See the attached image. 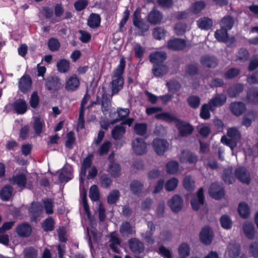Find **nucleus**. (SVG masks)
Returning a JSON list of instances; mask_svg holds the SVG:
<instances>
[{"mask_svg":"<svg viewBox=\"0 0 258 258\" xmlns=\"http://www.w3.org/2000/svg\"><path fill=\"white\" fill-rule=\"evenodd\" d=\"M80 80L76 75H73L68 78L65 83V89L69 92L76 91L80 86Z\"/></svg>","mask_w":258,"mask_h":258,"instance_id":"10","label":"nucleus"},{"mask_svg":"<svg viewBox=\"0 0 258 258\" xmlns=\"http://www.w3.org/2000/svg\"><path fill=\"white\" fill-rule=\"evenodd\" d=\"M168 203L172 211L175 213H178L182 209L183 201L178 195L174 196Z\"/></svg>","mask_w":258,"mask_h":258,"instance_id":"15","label":"nucleus"},{"mask_svg":"<svg viewBox=\"0 0 258 258\" xmlns=\"http://www.w3.org/2000/svg\"><path fill=\"white\" fill-rule=\"evenodd\" d=\"M108 172L112 176L116 177L119 176L121 174V168L119 165L115 162H111L108 165Z\"/></svg>","mask_w":258,"mask_h":258,"instance_id":"34","label":"nucleus"},{"mask_svg":"<svg viewBox=\"0 0 258 258\" xmlns=\"http://www.w3.org/2000/svg\"><path fill=\"white\" fill-rule=\"evenodd\" d=\"M125 66V61L123 58H122L118 66L113 71L111 81V96L117 94L123 88V79L122 75L124 72Z\"/></svg>","mask_w":258,"mask_h":258,"instance_id":"1","label":"nucleus"},{"mask_svg":"<svg viewBox=\"0 0 258 258\" xmlns=\"http://www.w3.org/2000/svg\"><path fill=\"white\" fill-rule=\"evenodd\" d=\"M28 211L31 220L37 222V218L43 214V208L40 203L33 202Z\"/></svg>","mask_w":258,"mask_h":258,"instance_id":"5","label":"nucleus"},{"mask_svg":"<svg viewBox=\"0 0 258 258\" xmlns=\"http://www.w3.org/2000/svg\"><path fill=\"white\" fill-rule=\"evenodd\" d=\"M110 247L115 252L118 253L119 250L116 247V245H119L120 240L117 235L115 233H112L110 234Z\"/></svg>","mask_w":258,"mask_h":258,"instance_id":"43","label":"nucleus"},{"mask_svg":"<svg viewBox=\"0 0 258 258\" xmlns=\"http://www.w3.org/2000/svg\"><path fill=\"white\" fill-rule=\"evenodd\" d=\"M112 144L111 143L108 141H105L101 144L98 150V152L100 156L104 155L107 154Z\"/></svg>","mask_w":258,"mask_h":258,"instance_id":"55","label":"nucleus"},{"mask_svg":"<svg viewBox=\"0 0 258 258\" xmlns=\"http://www.w3.org/2000/svg\"><path fill=\"white\" fill-rule=\"evenodd\" d=\"M125 133V128L122 124L116 125L111 131V136L115 140H120Z\"/></svg>","mask_w":258,"mask_h":258,"instance_id":"28","label":"nucleus"},{"mask_svg":"<svg viewBox=\"0 0 258 258\" xmlns=\"http://www.w3.org/2000/svg\"><path fill=\"white\" fill-rule=\"evenodd\" d=\"M227 30L222 28L217 30L215 33V38L219 41L227 42L228 39Z\"/></svg>","mask_w":258,"mask_h":258,"instance_id":"42","label":"nucleus"},{"mask_svg":"<svg viewBox=\"0 0 258 258\" xmlns=\"http://www.w3.org/2000/svg\"><path fill=\"white\" fill-rule=\"evenodd\" d=\"M13 187L10 185H7L1 190L0 196L2 200L8 201L12 195Z\"/></svg>","mask_w":258,"mask_h":258,"instance_id":"40","label":"nucleus"},{"mask_svg":"<svg viewBox=\"0 0 258 258\" xmlns=\"http://www.w3.org/2000/svg\"><path fill=\"white\" fill-rule=\"evenodd\" d=\"M209 193L211 196L216 200H219L224 197V190L221 184L214 183L210 186Z\"/></svg>","mask_w":258,"mask_h":258,"instance_id":"9","label":"nucleus"},{"mask_svg":"<svg viewBox=\"0 0 258 258\" xmlns=\"http://www.w3.org/2000/svg\"><path fill=\"white\" fill-rule=\"evenodd\" d=\"M56 67L58 72L60 73H67L70 70V62L66 59H60L57 61Z\"/></svg>","mask_w":258,"mask_h":258,"instance_id":"38","label":"nucleus"},{"mask_svg":"<svg viewBox=\"0 0 258 258\" xmlns=\"http://www.w3.org/2000/svg\"><path fill=\"white\" fill-rule=\"evenodd\" d=\"M133 23L134 25L142 30L146 31L148 30L149 27L139 18L136 14H134L133 18Z\"/></svg>","mask_w":258,"mask_h":258,"instance_id":"58","label":"nucleus"},{"mask_svg":"<svg viewBox=\"0 0 258 258\" xmlns=\"http://www.w3.org/2000/svg\"><path fill=\"white\" fill-rule=\"evenodd\" d=\"M45 85L51 93H54L61 88V80L56 76H49L46 79Z\"/></svg>","mask_w":258,"mask_h":258,"instance_id":"3","label":"nucleus"},{"mask_svg":"<svg viewBox=\"0 0 258 258\" xmlns=\"http://www.w3.org/2000/svg\"><path fill=\"white\" fill-rule=\"evenodd\" d=\"M243 229L246 236L249 239H252L254 235L253 225L249 222H245L244 223Z\"/></svg>","mask_w":258,"mask_h":258,"instance_id":"37","label":"nucleus"},{"mask_svg":"<svg viewBox=\"0 0 258 258\" xmlns=\"http://www.w3.org/2000/svg\"><path fill=\"white\" fill-rule=\"evenodd\" d=\"M190 203L192 209L195 211L198 210L204 204V197L203 188H201L199 190L197 196L191 200Z\"/></svg>","mask_w":258,"mask_h":258,"instance_id":"18","label":"nucleus"},{"mask_svg":"<svg viewBox=\"0 0 258 258\" xmlns=\"http://www.w3.org/2000/svg\"><path fill=\"white\" fill-rule=\"evenodd\" d=\"M130 189L135 195L141 192L143 188V184L138 180H133L130 184Z\"/></svg>","mask_w":258,"mask_h":258,"instance_id":"45","label":"nucleus"},{"mask_svg":"<svg viewBox=\"0 0 258 258\" xmlns=\"http://www.w3.org/2000/svg\"><path fill=\"white\" fill-rule=\"evenodd\" d=\"M204 2L198 1L192 4L190 7V11L194 14H197L202 11L205 7Z\"/></svg>","mask_w":258,"mask_h":258,"instance_id":"46","label":"nucleus"},{"mask_svg":"<svg viewBox=\"0 0 258 258\" xmlns=\"http://www.w3.org/2000/svg\"><path fill=\"white\" fill-rule=\"evenodd\" d=\"M243 90V86L242 84H236L228 90L227 93L230 97H234L239 94Z\"/></svg>","mask_w":258,"mask_h":258,"instance_id":"39","label":"nucleus"},{"mask_svg":"<svg viewBox=\"0 0 258 258\" xmlns=\"http://www.w3.org/2000/svg\"><path fill=\"white\" fill-rule=\"evenodd\" d=\"M128 246L135 254L141 253L145 249L143 243L136 238H133L128 241Z\"/></svg>","mask_w":258,"mask_h":258,"instance_id":"13","label":"nucleus"},{"mask_svg":"<svg viewBox=\"0 0 258 258\" xmlns=\"http://www.w3.org/2000/svg\"><path fill=\"white\" fill-rule=\"evenodd\" d=\"M227 136H223L221 139V142L228 146L231 150L236 147L237 142L241 139V134L239 131L234 127L227 129Z\"/></svg>","mask_w":258,"mask_h":258,"instance_id":"2","label":"nucleus"},{"mask_svg":"<svg viewBox=\"0 0 258 258\" xmlns=\"http://www.w3.org/2000/svg\"><path fill=\"white\" fill-rule=\"evenodd\" d=\"M249 53L248 51L243 48H240L236 54V61L244 62L248 59Z\"/></svg>","mask_w":258,"mask_h":258,"instance_id":"48","label":"nucleus"},{"mask_svg":"<svg viewBox=\"0 0 258 258\" xmlns=\"http://www.w3.org/2000/svg\"><path fill=\"white\" fill-rule=\"evenodd\" d=\"M31 79L28 76H23L20 80L19 87L23 92L28 91L31 87Z\"/></svg>","mask_w":258,"mask_h":258,"instance_id":"25","label":"nucleus"},{"mask_svg":"<svg viewBox=\"0 0 258 258\" xmlns=\"http://www.w3.org/2000/svg\"><path fill=\"white\" fill-rule=\"evenodd\" d=\"M72 172L71 169L67 168L62 169L59 175V180L61 182H66L72 179Z\"/></svg>","mask_w":258,"mask_h":258,"instance_id":"41","label":"nucleus"},{"mask_svg":"<svg viewBox=\"0 0 258 258\" xmlns=\"http://www.w3.org/2000/svg\"><path fill=\"white\" fill-rule=\"evenodd\" d=\"M179 159L181 163L195 164L198 162V156L188 150H183L179 155Z\"/></svg>","mask_w":258,"mask_h":258,"instance_id":"6","label":"nucleus"},{"mask_svg":"<svg viewBox=\"0 0 258 258\" xmlns=\"http://www.w3.org/2000/svg\"><path fill=\"white\" fill-rule=\"evenodd\" d=\"M227 96L224 94H216L209 101L210 109L214 111L217 107L223 106L226 102Z\"/></svg>","mask_w":258,"mask_h":258,"instance_id":"4","label":"nucleus"},{"mask_svg":"<svg viewBox=\"0 0 258 258\" xmlns=\"http://www.w3.org/2000/svg\"><path fill=\"white\" fill-rule=\"evenodd\" d=\"M119 192L118 190H113L108 196L107 201L109 204H115L119 197Z\"/></svg>","mask_w":258,"mask_h":258,"instance_id":"64","label":"nucleus"},{"mask_svg":"<svg viewBox=\"0 0 258 258\" xmlns=\"http://www.w3.org/2000/svg\"><path fill=\"white\" fill-rule=\"evenodd\" d=\"M111 106L110 99L106 93H104L102 96L101 108L102 111L104 114L109 110Z\"/></svg>","mask_w":258,"mask_h":258,"instance_id":"33","label":"nucleus"},{"mask_svg":"<svg viewBox=\"0 0 258 258\" xmlns=\"http://www.w3.org/2000/svg\"><path fill=\"white\" fill-rule=\"evenodd\" d=\"M197 24L201 29L208 30L212 27L213 21L212 19L209 18L203 17L197 21Z\"/></svg>","mask_w":258,"mask_h":258,"instance_id":"32","label":"nucleus"},{"mask_svg":"<svg viewBox=\"0 0 258 258\" xmlns=\"http://www.w3.org/2000/svg\"><path fill=\"white\" fill-rule=\"evenodd\" d=\"M238 212L240 216L244 218L248 217L250 214V211L248 205L243 203L239 204Z\"/></svg>","mask_w":258,"mask_h":258,"instance_id":"53","label":"nucleus"},{"mask_svg":"<svg viewBox=\"0 0 258 258\" xmlns=\"http://www.w3.org/2000/svg\"><path fill=\"white\" fill-rule=\"evenodd\" d=\"M147 125L145 123H136L134 130L136 134L143 136L146 133Z\"/></svg>","mask_w":258,"mask_h":258,"instance_id":"57","label":"nucleus"},{"mask_svg":"<svg viewBox=\"0 0 258 258\" xmlns=\"http://www.w3.org/2000/svg\"><path fill=\"white\" fill-rule=\"evenodd\" d=\"M177 121L176 126L181 136H186L192 133L194 128L191 125L181 120H177Z\"/></svg>","mask_w":258,"mask_h":258,"instance_id":"17","label":"nucleus"},{"mask_svg":"<svg viewBox=\"0 0 258 258\" xmlns=\"http://www.w3.org/2000/svg\"><path fill=\"white\" fill-rule=\"evenodd\" d=\"M220 223L222 227L226 229H229L232 227V221L227 215H223L220 218Z\"/></svg>","mask_w":258,"mask_h":258,"instance_id":"61","label":"nucleus"},{"mask_svg":"<svg viewBox=\"0 0 258 258\" xmlns=\"http://www.w3.org/2000/svg\"><path fill=\"white\" fill-rule=\"evenodd\" d=\"M55 222L51 217L46 218L42 223V227L45 231H52L54 228Z\"/></svg>","mask_w":258,"mask_h":258,"instance_id":"50","label":"nucleus"},{"mask_svg":"<svg viewBox=\"0 0 258 258\" xmlns=\"http://www.w3.org/2000/svg\"><path fill=\"white\" fill-rule=\"evenodd\" d=\"M9 181L13 184H17L19 187L23 189L26 186L27 178L25 174L21 173L13 175L9 179Z\"/></svg>","mask_w":258,"mask_h":258,"instance_id":"19","label":"nucleus"},{"mask_svg":"<svg viewBox=\"0 0 258 258\" xmlns=\"http://www.w3.org/2000/svg\"><path fill=\"white\" fill-rule=\"evenodd\" d=\"M230 108L233 114L239 116L245 111V106L241 102H232L230 105Z\"/></svg>","mask_w":258,"mask_h":258,"instance_id":"27","label":"nucleus"},{"mask_svg":"<svg viewBox=\"0 0 258 258\" xmlns=\"http://www.w3.org/2000/svg\"><path fill=\"white\" fill-rule=\"evenodd\" d=\"M155 117L156 118L168 122H172L175 120H177L175 115H174L173 114L167 112H162L161 113L157 114L155 115Z\"/></svg>","mask_w":258,"mask_h":258,"instance_id":"44","label":"nucleus"},{"mask_svg":"<svg viewBox=\"0 0 258 258\" xmlns=\"http://www.w3.org/2000/svg\"><path fill=\"white\" fill-rule=\"evenodd\" d=\"M163 18V16L161 12L153 9L148 14L147 20L152 25H157L161 23Z\"/></svg>","mask_w":258,"mask_h":258,"instance_id":"16","label":"nucleus"},{"mask_svg":"<svg viewBox=\"0 0 258 258\" xmlns=\"http://www.w3.org/2000/svg\"><path fill=\"white\" fill-rule=\"evenodd\" d=\"M15 111L20 114L25 113L27 110V105L26 101L22 99L16 100L13 104Z\"/></svg>","mask_w":258,"mask_h":258,"instance_id":"26","label":"nucleus"},{"mask_svg":"<svg viewBox=\"0 0 258 258\" xmlns=\"http://www.w3.org/2000/svg\"><path fill=\"white\" fill-rule=\"evenodd\" d=\"M247 99L250 102L257 103L258 102V90L254 88L251 89L248 93Z\"/></svg>","mask_w":258,"mask_h":258,"instance_id":"62","label":"nucleus"},{"mask_svg":"<svg viewBox=\"0 0 258 258\" xmlns=\"http://www.w3.org/2000/svg\"><path fill=\"white\" fill-rule=\"evenodd\" d=\"M42 205L43 206V210H45V212L47 215L52 214L54 212V203L51 199H44L42 200Z\"/></svg>","mask_w":258,"mask_h":258,"instance_id":"31","label":"nucleus"},{"mask_svg":"<svg viewBox=\"0 0 258 258\" xmlns=\"http://www.w3.org/2000/svg\"><path fill=\"white\" fill-rule=\"evenodd\" d=\"M129 113L130 111L127 108H118L116 112L110 113V117L112 119L111 123L113 124L122 120L128 116Z\"/></svg>","mask_w":258,"mask_h":258,"instance_id":"11","label":"nucleus"},{"mask_svg":"<svg viewBox=\"0 0 258 258\" xmlns=\"http://www.w3.org/2000/svg\"><path fill=\"white\" fill-rule=\"evenodd\" d=\"M235 175L242 182L248 184L250 182V175L246 170L242 167L238 168L235 170Z\"/></svg>","mask_w":258,"mask_h":258,"instance_id":"21","label":"nucleus"},{"mask_svg":"<svg viewBox=\"0 0 258 258\" xmlns=\"http://www.w3.org/2000/svg\"><path fill=\"white\" fill-rule=\"evenodd\" d=\"M186 28L187 25L185 23L180 22L175 25L174 29L177 35H182L185 32Z\"/></svg>","mask_w":258,"mask_h":258,"instance_id":"63","label":"nucleus"},{"mask_svg":"<svg viewBox=\"0 0 258 258\" xmlns=\"http://www.w3.org/2000/svg\"><path fill=\"white\" fill-rule=\"evenodd\" d=\"M17 234L21 237H28L32 231L31 227L30 225L26 223H24L18 225L16 229Z\"/></svg>","mask_w":258,"mask_h":258,"instance_id":"22","label":"nucleus"},{"mask_svg":"<svg viewBox=\"0 0 258 258\" xmlns=\"http://www.w3.org/2000/svg\"><path fill=\"white\" fill-rule=\"evenodd\" d=\"M201 64L204 67L212 68L216 67L218 64V59L213 55H206L201 57Z\"/></svg>","mask_w":258,"mask_h":258,"instance_id":"14","label":"nucleus"},{"mask_svg":"<svg viewBox=\"0 0 258 258\" xmlns=\"http://www.w3.org/2000/svg\"><path fill=\"white\" fill-rule=\"evenodd\" d=\"M210 105L209 103L202 105L200 112L201 117L204 119H208L210 117Z\"/></svg>","mask_w":258,"mask_h":258,"instance_id":"60","label":"nucleus"},{"mask_svg":"<svg viewBox=\"0 0 258 258\" xmlns=\"http://www.w3.org/2000/svg\"><path fill=\"white\" fill-rule=\"evenodd\" d=\"M183 185L187 190H192L195 188V181L189 175H186L183 180Z\"/></svg>","mask_w":258,"mask_h":258,"instance_id":"47","label":"nucleus"},{"mask_svg":"<svg viewBox=\"0 0 258 258\" xmlns=\"http://www.w3.org/2000/svg\"><path fill=\"white\" fill-rule=\"evenodd\" d=\"M178 181L176 178H172L167 180L165 183V187L167 191H172L175 189L178 185Z\"/></svg>","mask_w":258,"mask_h":258,"instance_id":"59","label":"nucleus"},{"mask_svg":"<svg viewBox=\"0 0 258 258\" xmlns=\"http://www.w3.org/2000/svg\"><path fill=\"white\" fill-rule=\"evenodd\" d=\"M186 42L185 40L180 38H174L168 41V48L173 50H181L185 48Z\"/></svg>","mask_w":258,"mask_h":258,"instance_id":"12","label":"nucleus"},{"mask_svg":"<svg viewBox=\"0 0 258 258\" xmlns=\"http://www.w3.org/2000/svg\"><path fill=\"white\" fill-rule=\"evenodd\" d=\"M166 58V54L163 51L156 52L151 54L150 55V61L155 64L164 61Z\"/></svg>","mask_w":258,"mask_h":258,"instance_id":"29","label":"nucleus"},{"mask_svg":"<svg viewBox=\"0 0 258 258\" xmlns=\"http://www.w3.org/2000/svg\"><path fill=\"white\" fill-rule=\"evenodd\" d=\"M48 47L51 51H57L60 46L58 40L55 38H51L47 42Z\"/></svg>","mask_w":258,"mask_h":258,"instance_id":"49","label":"nucleus"},{"mask_svg":"<svg viewBox=\"0 0 258 258\" xmlns=\"http://www.w3.org/2000/svg\"><path fill=\"white\" fill-rule=\"evenodd\" d=\"M166 85L169 91L173 93L178 91L181 87L179 83L175 80L169 81L166 83Z\"/></svg>","mask_w":258,"mask_h":258,"instance_id":"56","label":"nucleus"},{"mask_svg":"<svg viewBox=\"0 0 258 258\" xmlns=\"http://www.w3.org/2000/svg\"><path fill=\"white\" fill-rule=\"evenodd\" d=\"M100 193L98 187L96 185L91 186L89 191V197L91 200L97 201L99 200Z\"/></svg>","mask_w":258,"mask_h":258,"instance_id":"54","label":"nucleus"},{"mask_svg":"<svg viewBox=\"0 0 258 258\" xmlns=\"http://www.w3.org/2000/svg\"><path fill=\"white\" fill-rule=\"evenodd\" d=\"M178 168V163L175 161H170L166 164L167 172L170 174H175L177 172Z\"/></svg>","mask_w":258,"mask_h":258,"instance_id":"52","label":"nucleus"},{"mask_svg":"<svg viewBox=\"0 0 258 258\" xmlns=\"http://www.w3.org/2000/svg\"><path fill=\"white\" fill-rule=\"evenodd\" d=\"M119 232L123 236L134 235L136 233L135 227L127 221L122 223L119 228Z\"/></svg>","mask_w":258,"mask_h":258,"instance_id":"23","label":"nucleus"},{"mask_svg":"<svg viewBox=\"0 0 258 258\" xmlns=\"http://www.w3.org/2000/svg\"><path fill=\"white\" fill-rule=\"evenodd\" d=\"M152 146L154 151L158 155H162L168 149L169 144L165 140L155 139L152 142Z\"/></svg>","mask_w":258,"mask_h":258,"instance_id":"7","label":"nucleus"},{"mask_svg":"<svg viewBox=\"0 0 258 258\" xmlns=\"http://www.w3.org/2000/svg\"><path fill=\"white\" fill-rule=\"evenodd\" d=\"M240 253V245L235 241H232L228 246V254L231 258H236Z\"/></svg>","mask_w":258,"mask_h":258,"instance_id":"24","label":"nucleus"},{"mask_svg":"<svg viewBox=\"0 0 258 258\" xmlns=\"http://www.w3.org/2000/svg\"><path fill=\"white\" fill-rule=\"evenodd\" d=\"M101 18L99 15L92 14L88 19V25L92 28H95L100 25Z\"/></svg>","mask_w":258,"mask_h":258,"instance_id":"36","label":"nucleus"},{"mask_svg":"<svg viewBox=\"0 0 258 258\" xmlns=\"http://www.w3.org/2000/svg\"><path fill=\"white\" fill-rule=\"evenodd\" d=\"M168 71V69L165 65L157 64L154 65L152 69V73L155 77H160L165 75Z\"/></svg>","mask_w":258,"mask_h":258,"instance_id":"30","label":"nucleus"},{"mask_svg":"<svg viewBox=\"0 0 258 258\" xmlns=\"http://www.w3.org/2000/svg\"><path fill=\"white\" fill-rule=\"evenodd\" d=\"M44 125V121L40 117H35L34 119L33 127L35 133L40 135Z\"/></svg>","mask_w":258,"mask_h":258,"instance_id":"51","label":"nucleus"},{"mask_svg":"<svg viewBox=\"0 0 258 258\" xmlns=\"http://www.w3.org/2000/svg\"><path fill=\"white\" fill-rule=\"evenodd\" d=\"M132 149L135 154L142 155L147 152V144L143 139L137 138L132 142Z\"/></svg>","mask_w":258,"mask_h":258,"instance_id":"8","label":"nucleus"},{"mask_svg":"<svg viewBox=\"0 0 258 258\" xmlns=\"http://www.w3.org/2000/svg\"><path fill=\"white\" fill-rule=\"evenodd\" d=\"M234 23L233 18L229 16H226L220 22V25L221 28L226 30H230Z\"/></svg>","mask_w":258,"mask_h":258,"instance_id":"35","label":"nucleus"},{"mask_svg":"<svg viewBox=\"0 0 258 258\" xmlns=\"http://www.w3.org/2000/svg\"><path fill=\"white\" fill-rule=\"evenodd\" d=\"M200 239L201 241L206 244H209L213 239L212 230L210 227L204 228L200 233Z\"/></svg>","mask_w":258,"mask_h":258,"instance_id":"20","label":"nucleus"}]
</instances>
